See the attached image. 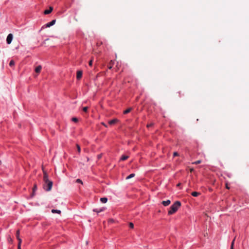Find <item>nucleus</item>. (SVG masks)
<instances>
[{
    "mask_svg": "<svg viewBox=\"0 0 249 249\" xmlns=\"http://www.w3.org/2000/svg\"><path fill=\"white\" fill-rule=\"evenodd\" d=\"M43 181L44 182L43 188L46 191H50L52 188L53 182L49 179L48 175L44 171H43Z\"/></svg>",
    "mask_w": 249,
    "mask_h": 249,
    "instance_id": "nucleus-1",
    "label": "nucleus"
},
{
    "mask_svg": "<svg viewBox=\"0 0 249 249\" xmlns=\"http://www.w3.org/2000/svg\"><path fill=\"white\" fill-rule=\"evenodd\" d=\"M181 206V203L179 201H176L170 208L168 213L169 215L175 213L178 208Z\"/></svg>",
    "mask_w": 249,
    "mask_h": 249,
    "instance_id": "nucleus-2",
    "label": "nucleus"
},
{
    "mask_svg": "<svg viewBox=\"0 0 249 249\" xmlns=\"http://www.w3.org/2000/svg\"><path fill=\"white\" fill-rule=\"evenodd\" d=\"M12 39H13L12 34H9L8 35V36L7 37V39H6V41H7V44H10L11 43Z\"/></svg>",
    "mask_w": 249,
    "mask_h": 249,
    "instance_id": "nucleus-3",
    "label": "nucleus"
},
{
    "mask_svg": "<svg viewBox=\"0 0 249 249\" xmlns=\"http://www.w3.org/2000/svg\"><path fill=\"white\" fill-rule=\"evenodd\" d=\"M53 10V7L52 6H50L49 7V9L46 10L44 11V14L45 15L49 14L52 12Z\"/></svg>",
    "mask_w": 249,
    "mask_h": 249,
    "instance_id": "nucleus-4",
    "label": "nucleus"
},
{
    "mask_svg": "<svg viewBox=\"0 0 249 249\" xmlns=\"http://www.w3.org/2000/svg\"><path fill=\"white\" fill-rule=\"evenodd\" d=\"M82 76V71H78L77 72L76 78L77 79L79 80L81 79Z\"/></svg>",
    "mask_w": 249,
    "mask_h": 249,
    "instance_id": "nucleus-5",
    "label": "nucleus"
},
{
    "mask_svg": "<svg viewBox=\"0 0 249 249\" xmlns=\"http://www.w3.org/2000/svg\"><path fill=\"white\" fill-rule=\"evenodd\" d=\"M161 203L164 206H167L171 203V201L170 200H167L166 201H162Z\"/></svg>",
    "mask_w": 249,
    "mask_h": 249,
    "instance_id": "nucleus-6",
    "label": "nucleus"
},
{
    "mask_svg": "<svg viewBox=\"0 0 249 249\" xmlns=\"http://www.w3.org/2000/svg\"><path fill=\"white\" fill-rule=\"evenodd\" d=\"M55 23V20H53L52 21H51V22L48 23L47 24H46V26L47 27H50L53 25Z\"/></svg>",
    "mask_w": 249,
    "mask_h": 249,
    "instance_id": "nucleus-7",
    "label": "nucleus"
},
{
    "mask_svg": "<svg viewBox=\"0 0 249 249\" xmlns=\"http://www.w3.org/2000/svg\"><path fill=\"white\" fill-rule=\"evenodd\" d=\"M41 69H42V67L40 65H39L37 67H36L35 69V71L37 73H39L41 70Z\"/></svg>",
    "mask_w": 249,
    "mask_h": 249,
    "instance_id": "nucleus-8",
    "label": "nucleus"
},
{
    "mask_svg": "<svg viewBox=\"0 0 249 249\" xmlns=\"http://www.w3.org/2000/svg\"><path fill=\"white\" fill-rule=\"evenodd\" d=\"M118 120L116 119H113L112 120L109 121L108 122V124L110 125H112V124H115L116 123H117L118 122Z\"/></svg>",
    "mask_w": 249,
    "mask_h": 249,
    "instance_id": "nucleus-9",
    "label": "nucleus"
},
{
    "mask_svg": "<svg viewBox=\"0 0 249 249\" xmlns=\"http://www.w3.org/2000/svg\"><path fill=\"white\" fill-rule=\"evenodd\" d=\"M191 195L194 197H197L200 195V193L197 192H193L191 193Z\"/></svg>",
    "mask_w": 249,
    "mask_h": 249,
    "instance_id": "nucleus-10",
    "label": "nucleus"
},
{
    "mask_svg": "<svg viewBox=\"0 0 249 249\" xmlns=\"http://www.w3.org/2000/svg\"><path fill=\"white\" fill-rule=\"evenodd\" d=\"M114 61H112V60H111L109 63V65L108 66V68L109 69H111L112 67H113V65H114Z\"/></svg>",
    "mask_w": 249,
    "mask_h": 249,
    "instance_id": "nucleus-11",
    "label": "nucleus"
},
{
    "mask_svg": "<svg viewBox=\"0 0 249 249\" xmlns=\"http://www.w3.org/2000/svg\"><path fill=\"white\" fill-rule=\"evenodd\" d=\"M100 201L103 203H105L107 202V197H102L100 198Z\"/></svg>",
    "mask_w": 249,
    "mask_h": 249,
    "instance_id": "nucleus-12",
    "label": "nucleus"
},
{
    "mask_svg": "<svg viewBox=\"0 0 249 249\" xmlns=\"http://www.w3.org/2000/svg\"><path fill=\"white\" fill-rule=\"evenodd\" d=\"M104 210H105L104 208H102V209H95L93 210V211L95 212H96L97 213H99L100 212H101L103 211Z\"/></svg>",
    "mask_w": 249,
    "mask_h": 249,
    "instance_id": "nucleus-13",
    "label": "nucleus"
},
{
    "mask_svg": "<svg viewBox=\"0 0 249 249\" xmlns=\"http://www.w3.org/2000/svg\"><path fill=\"white\" fill-rule=\"evenodd\" d=\"M128 156L126 155H123L121 158V160H125L128 158Z\"/></svg>",
    "mask_w": 249,
    "mask_h": 249,
    "instance_id": "nucleus-14",
    "label": "nucleus"
},
{
    "mask_svg": "<svg viewBox=\"0 0 249 249\" xmlns=\"http://www.w3.org/2000/svg\"><path fill=\"white\" fill-rule=\"evenodd\" d=\"M132 110V108L129 107L124 111V114H127L130 112Z\"/></svg>",
    "mask_w": 249,
    "mask_h": 249,
    "instance_id": "nucleus-15",
    "label": "nucleus"
},
{
    "mask_svg": "<svg viewBox=\"0 0 249 249\" xmlns=\"http://www.w3.org/2000/svg\"><path fill=\"white\" fill-rule=\"evenodd\" d=\"M135 176V174H131L130 175H129L128 176H127L126 178V179H129L130 178H131L133 177H134Z\"/></svg>",
    "mask_w": 249,
    "mask_h": 249,
    "instance_id": "nucleus-16",
    "label": "nucleus"
},
{
    "mask_svg": "<svg viewBox=\"0 0 249 249\" xmlns=\"http://www.w3.org/2000/svg\"><path fill=\"white\" fill-rule=\"evenodd\" d=\"M52 212L53 213H59V214H60L61 213V211L60 210H54V209L52 210Z\"/></svg>",
    "mask_w": 249,
    "mask_h": 249,
    "instance_id": "nucleus-17",
    "label": "nucleus"
},
{
    "mask_svg": "<svg viewBox=\"0 0 249 249\" xmlns=\"http://www.w3.org/2000/svg\"><path fill=\"white\" fill-rule=\"evenodd\" d=\"M18 241V247H21V242H22V240L20 238H18L17 239Z\"/></svg>",
    "mask_w": 249,
    "mask_h": 249,
    "instance_id": "nucleus-18",
    "label": "nucleus"
},
{
    "mask_svg": "<svg viewBox=\"0 0 249 249\" xmlns=\"http://www.w3.org/2000/svg\"><path fill=\"white\" fill-rule=\"evenodd\" d=\"M235 238H236V237H234V238L233 239V240H232V241L231 242L230 249H233V246H234V241L235 240Z\"/></svg>",
    "mask_w": 249,
    "mask_h": 249,
    "instance_id": "nucleus-19",
    "label": "nucleus"
},
{
    "mask_svg": "<svg viewBox=\"0 0 249 249\" xmlns=\"http://www.w3.org/2000/svg\"><path fill=\"white\" fill-rule=\"evenodd\" d=\"M15 65V62L13 60H11L9 63V66L10 67H13Z\"/></svg>",
    "mask_w": 249,
    "mask_h": 249,
    "instance_id": "nucleus-20",
    "label": "nucleus"
},
{
    "mask_svg": "<svg viewBox=\"0 0 249 249\" xmlns=\"http://www.w3.org/2000/svg\"><path fill=\"white\" fill-rule=\"evenodd\" d=\"M7 241L10 243H13V239H12V238L10 236H8V237L7 238Z\"/></svg>",
    "mask_w": 249,
    "mask_h": 249,
    "instance_id": "nucleus-21",
    "label": "nucleus"
},
{
    "mask_svg": "<svg viewBox=\"0 0 249 249\" xmlns=\"http://www.w3.org/2000/svg\"><path fill=\"white\" fill-rule=\"evenodd\" d=\"M36 189H37V186L36 185H35L33 188V196L34 195V193L36 191Z\"/></svg>",
    "mask_w": 249,
    "mask_h": 249,
    "instance_id": "nucleus-22",
    "label": "nucleus"
},
{
    "mask_svg": "<svg viewBox=\"0 0 249 249\" xmlns=\"http://www.w3.org/2000/svg\"><path fill=\"white\" fill-rule=\"evenodd\" d=\"M19 234H20V231L18 230L17 231V232H16V237H17V239L18 238H20L19 237Z\"/></svg>",
    "mask_w": 249,
    "mask_h": 249,
    "instance_id": "nucleus-23",
    "label": "nucleus"
},
{
    "mask_svg": "<svg viewBox=\"0 0 249 249\" xmlns=\"http://www.w3.org/2000/svg\"><path fill=\"white\" fill-rule=\"evenodd\" d=\"M71 120L75 123H77L78 122V119L76 117H73Z\"/></svg>",
    "mask_w": 249,
    "mask_h": 249,
    "instance_id": "nucleus-24",
    "label": "nucleus"
},
{
    "mask_svg": "<svg viewBox=\"0 0 249 249\" xmlns=\"http://www.w3.org/2000/svg\"><path fill=\"white\" fill-rule=\"evenodd\" d=\"M88 107H84L83 108V111H84L85 112H87V111H88Z\"/></svg>",
    "mask_w": 249,
    "mask_h": 249,
    "instance_id": "nucleus-25",
    "label": "nucleus"
},
{
    "mask_svg": "<svg viewBox=\"0 0 249 249\" xmlns=\"http://www.w3.org/2000/svg\"><path fill=\"white\" fill-rule=\"evenodd\" d=\"M76 147H77L78 152L79 153H80V151H81V149H80V147L79 145L76 144Z\"/></svg>",
    "mask_w": 249,
    "mask_h": 249,
    "instance_id": "nucleus-26",
    "label": "nucleus"
},
{
    "mask_svg": "<svg viewBox=\"0 0 249 249\" xmlns=\"http://www.w3.org/2000/svg\"><path fill=\"white\" fill-rule=\"evenodd\" d=\"M76 182L83 184V182L80 179H77L76 180Z\"/></svg>",
    "mask_w": 249,
    "mask_h": 249,
    "instance_id": "nucleus-27",
    "label": "nucleus"
},
{
    "mask_svg": "<svg viewBox=\"0 0 249 249\" xmlns=\"http://www.w3.org/2000/svg\"><path fill=\"white\" fill-rule=\"evenodd\" d=\"M201 162V161L200 160H198L196 161H195V162H194V164H199Z\"/></svg>",
    "mask_w": 249,
    "mask_h": 249,
    "instance_id": "nucleus-28",
    "label": "nucleus"
},
{
    "mask_svg": "<svg viewBox=\"0 0 249 249\" xmlns=\"http://www.w3.org/2000/svg\"><path fill=\"white\" fill-rule=\"evenodd\" d=\"M129 227L130 228L133 229L134 228V224L131 222L129 223Z\"/></svg>",
    "mask_w": 249,
    "mask_h": 249,
    "instance_id": "nucleus-29",
    "label": "nucleus"
},
{
    "mask_svg": "<svg viewBox=\"0 0 249 249\" xmlns=\"http://www.w3.org/2000/svg\"><path fill=\"white\" fill-rule=\"evenodd\" d=\"M178 152H175L174 153V154H173V156H174V157H175V156H178Z\"/></svg>",
    "mask_w": 249,
    "mask_h": 249,
    "instance_id": "nucleus-30",
    "label": "nucleus"
},
{
    "mask_svg": "<svg viewBox=\"0 0 249 249\" xmlns=\"http://www.w3.org/2000/svg\"><path fill=\"white\" fill-rule=\"evenodd\" d=\"M92 60H91L89 62V66H92Z\"/></svg>",
    "mask_w": 249,
    "mask_h": 249,
    "instance_id": "nucleus-31",
    "label": "nucleus"
},
{
    "mask_svg": "<svg viewBox=\"0 0 249 249\" xmlns=\"http://www.w3.org/2000/svg\"><path fill=\"white\" fill-rule=\"evenodd\" d=\"M226 188L227 189H230V187L229 186L228 183H226Z\"/></svg>",
    "mask_w": 249,
    "mask_h": 249,
    "instance_id": "nucleus-32",
    "label": "nucleus"
},
{
    "mask_svg": "<svg viewBox=\"0 0 249 249\" xmlns=\"http://www.w3.org/2000/svg\"><path fill=\"white\" fill-rule=\"evenodd\" d=\"M152 125H153V124H147V126L148 127H151V126H152Z\"/></svg>",
    "mask_w": 249,
    "mask_h": 249,
    "instance_id": "nucleus-33",
    "label": "nucleus"
},
{
    "mask_svg": "<svg viewBox=\"0 0 249 249\" xmlns=\"http://www.w3.org/2000/svg\"><path fill=\"white\" fill-rule=\"evenodd\" d=\"M101 124L102 125H103L104 126H105V127H107V124L103 122V123H101Z\"/></svg>",
    "mask_w": 249,
    "mask_h": 249,
    "instance_id": "nucleus-34",
    "label": "nucleus"
},
{
    "mask_svg": "<svg viewBox=\"0 0 249 249\" xmlns=\"http://www.w3.org/2000/svg\"><path fill=\"white\" fill-rule=\"evenodd\" d=\"M113 221V220L112 219H110L109 220V222H112Z\"/></svg>",
    "mask_w": 249,
    "mask_h": 249,
    "instance_id": "nucleus-35",
    "label": "nucleus"
},
{
    "mask_svg": "<svg viewBox=\"0 0 249 249\" xmlns=\"http://www.w3.org/2000/svg\"><path fill=\"white\" fill-rule=\"evenodd\" d=\"M101 155H98V159L101 158Z\"/></svg>",
    "mask_w": 249,
    "mask_h": 249,
    "instance_id": "nucleus-36",
    "label": "nucleus"
},
{
    "mask_svg": "<svg viewBox=\"0 0 249 249\" xmlns=\"http://www.w3.org/2000/svg\"><path fill=\"white\" fill-rule=\"evenodd\" d=\"M180 185V183H178V184L177 185V186H179Z\"/></svg>",
    "mask_w": 249,
    "mask_h": 249,
    "instance_id": "nucleus-37",
    "label": "nucleus"
},
{
    "mask_svg": "<svg viewBox=\"0 0 249 249\" xmlns=\"http://www.w3.org/2000/svg\"><path fill=\"white\" fill-rule=\"evenodd\" d=\"M18 249H21V247H18Z\"/></svg>",
    "mask_w": 249,
    "mask_h": 249,
    "instance_id": "nucleus-38",
    "label": "nucleus"
},
{
    "mask_svg": "<svg viewBox=\"0 0 249 249\" xmlns=\"http://www.w3.org/2000/svg\"><path fill=\"white\" fill-rule=\"evenodd\" d=\"M193 171V169H191V172H192Z\"/></svg>",
    "mask_w": 249,
    "mask_h": 249,
    "instance_id": "nucleus-39",
    "label": "nucleus"
}]
</instances>
